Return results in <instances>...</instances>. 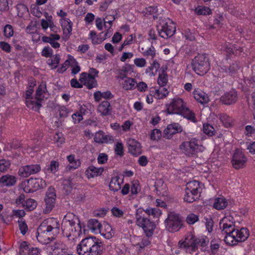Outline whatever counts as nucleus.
Instances as JSON below:
<instances>
[{
	"label": "nucleus",
	"mask_w": 255,
	"mask_h": 255,
	"mask_svg": "<svg viewBox=\"0 0 255 255\" xmlns=\"http://www.w3.org/2000/svg\"><path fill=\"white\" fill-rule=\"evenodd\" d=\"M61 224L58 219L49 218L44 220L37 230V239L39 242L46 244L45 251L48 255H65L68 248L61 241L56 240L49 243L60 232Z\"/></svg>",
	"instance_id": "nucleus-1"
},
{
	"label": "nucleus",
	"mask_w": 255,
	"mask_h": 255,
	"mask_svg": "<svg viewBox=\"0 0 255 255\" xmlns=\"http://www.w3.org/2000/svg\"><path fill=\"white\" fill-rule=\"evenodd\" d=\"M63 234L69 240L78 238L82 234V227L78 218L72 213H68L64 216L61 224Z\"/></svg>",
	"instance_id": "nucleus-2"
},
{
	"label": "nucleus",
	"mask_w": 255,
	"mask_h": 255,
	"mask_svg": "<svg viewBox=\"0 0 255 255\" xmlns=\"http://www.w3.org/2000/svg\"><path fill=\"white\" fill-rule=\"evenodd\" d=\"M165 107L168 114L181 115L193 123L197 122L195 114L187 107L186 103L182 98L174 97L166 104Z\"/></svg>",
	"instance_id": "nucleus-3"
},
{
	"label": "nucleus",
	"mask_w": 255,
	"mask_h": 255,
	"mask_svg": "<svg viewBox=\"0 0 255 255\" xmlns=\"http://www.w3.org/2000/svg\"><path fill=\"white\" fill-rule=\"evenodd\" d=\"M102 251V243L95 237L83 239L77 246L79 255H101Z\"/></svg>",
	"instance_id": "nucleus-4"
},
{
	"label": "nucleus",
	"mask_w": 255,
	"mask_h": 255,
	"mask_svg": "<svg viewBox=\"0 0 255 255\" xmlns=\"http://www.w3.org/2000/svg\"><path fill=\"white\" fill-rule=\"evenodd\" d=\"M135 224L141 228L147 237H151L156 228L155 223L146 218L144 214V210L139 208L135 214Z\"/></svg>",
	"instance_id": "nucleus-5"
},
{
	"label": "nucleus",
	"mask_w": 255,
	"mask_h": 255,
	"mask_svg": "<svg viewBox=\"0 0 255 255\" xmlns=\"http://www.w3.org/2000/svg\"><path fill=\"white\" fill-rule=\"evenodd\" d=\"M181 152L188 157H194L204 150L198 139L196 137L190 138L188 141L182 142L179 146Z\"/></svg>",
	"instance_id": "nucleus-6"
},
{
	"label": "nucleus",
	"mask_w": 255,
	"mask_h": 255,
	"mask_svg": "<svg viewBox=\"0 0 255 255\" xmlns=\"http://www.w3.org/2000/svg\"><path fill=\"white\" fill-rule=\"evenodd\" d=\"M191 65L194 72L199 75L207 73L210 68L209 59L206 54H199L192 59Z\"/></svg>",
	"instance_id": "nucleus-7"
},
{
	"label": "nucleus",
	"mask_w": 255,
	"mask_h": 255,
	"mask_svg": "<svg viewBox=\"0 0 255 255\" xmlns=\"http://www.w3.org/2000/svg\"><path fill=\"white\" fill-rule=\"evenodd\" d=\"M249 232L247 228L235 229L231 235L225 237L224 241L227 244L234 246L239 242L245 241L249 237Z\"/></svg>",
	"instance_id": "nucleus-8"
},
{
	"label": "nucleus",
	"mask_w": 255,
	"mask_h": 255,
	"mask_svg": "<svg viewBox=\"0 0 255 255\" xmlns=\"http://www.w3.org/2000/svg\"><path fill=\"white\" fill-rule=\"evenodd\" d=\"M159 35L164 39L172 36L175 33V25L171 20L168 19L157 27Z\"/></svg>",
	"instance_id": "nucleus-9"
},
{
	"label": "nucleus",
	"mask_w": 255,
	"mask_h": 255,
	"mask_svg": "<svg viewBox=\"0 0 255 255\" xmlns=\"http://www.w3.org/2000/svg\"><path fill=\"white\" fill-rule=\"evenodd\" d=\"M166 228L170 232L178 231L181 226V221L178 215L171 213L165 220Z\"/></svg>",
	"instance_id": "nucleus-10"
},
{
	"label": "nucleus",
	"mask_w": 255,
	"mask_h": 255,
	"mask_svg": "<svg viewBox=\"0 0 255 255\" xmlns=\"http://www.w3.org/2000/svg\"><path fill=\"white\" fill-rule=\"evenodd\" d=\"M247 161L246 156L241 150L236 149L235 151L232 160V163L234 168L236 169L244 168Z\"/></svg>",
	"instance_id": "nucleus-11"
},
{
	"label": "nucleus",
	"mask_w": 255,
	"mask_h": 255,
	"mask_svg": "<svg viewBox=\"0 0 255 255\" xmlns=\"http://www.w3.org/2000/svg\"><path fill=\"white\" fill-rule=\"evenodd\" d=\"M41 170L40 164H29L21 167L18 170V175L23 177H28L31 175L38 173Z\"/></svg>",
	"instance_id": "nucleus-12"
},
{
	"label": "nucleus",
	"mask_w": 255,
	"mask_h": 255,
	"mask_svg": "<svg viewBox=\"0 0 255 255\" xmlns=\"http://www.w3.org/2000/svg\"><path fill=\"white\" fill-rule=\"evenodd\" d=\"M220 226L222 231L226 234V236L231 235L235 230L233 218L232 216L224 217L220 222Z\"/></svg>",
	"instance_id": "nucleus-13"
},
{
	"label": "nucleus",
	"mask_w": 255,
	"mask_h": 255,
	"mask_svg": "<svg viewBox=\"0 0 255 255\" xmlns=\"http://www.w3.org/2000/svg\"><path fill=\"white\" fill-rule=\"evenodd\" d=\"M56 194L55 189L53 188L50 187L48 189L45 198L46 209L45 212L49 213L51 211L55 205Z\"/></svg>",
	"instance_id": "nucleus-14"
},
{
	"label": "nucleus",
	"mask_w": 255,
	"mask_h": 255,
	"mask_svg": "<svg viewBox=\"0 0 255 255\" xmlns=\"http://www.w3.org/2000/svg\"><path fill=\"white\" fill-rule=\"evenodd\" d=\"M182 131V127L178 123H173L167 126L164 130L163 136L167 139L172 138L173 135Z\"/></svg>",
	"instance_id": "nucleus-15"
},
{
	"label": "nucleus",
	"mask_w": 255,
	"mask_h": 255,
	"mask_svg": "<svg viewBox=\"0 0 255 255\" xmlns=\"http://www.w3.org/2000/svg\"><path fill=\"white\" fill-rule=\"evenodd\" d=\"M79 80L81 83L90 89L95 87L97 85V81L94 77H92V75L88 74L86 72L82 73L80 74Z\"/></svg>",
	"instance_id": "nucleus-16"
},
{
	"label": "nucleus",
	"mask_w": 255,
	"mask_h": 255,
	"mask_svg": "<svg viewBox=\"0 0 255 255\" xmlns=\"http://www.w3.org/2000/svg\"><path fill=\"white\" fill-rule=\"evenodd\" d=\"M23 185H27L28 186H30L34 191L45 188L47 185L45 181L42 178H30L26 181L23 182Z\"/></svg>",
	"instance_id": "nucleus-17"
},
{
	"label": "nucleus",
	"mask_w": 255,
	"mask_h": 255,
	"mask_svg": "<svg viewBox=\"0 0 255 255\" xmlns=\"http://www.w3.org/2000/svg\"><path fill=\"white\" fill-rule=\"evenodd\" d=\"M203 185L202 183L197 180H193L188 182L186 184V189L191 191L195 194L201 196V193L203 189Z\"/></svg>",
	"instance_id": "nucleus-18"
},
{
	"label": "nucleus",
	"mask_w": 255,
	"mask_h": 255,
	"mask_svg": "<svg viewBox=\"0 0 255 255\" xmlns=\"http://www.w3.org/2000/svg\"><path fill=\"white\" fill-rule=\"evenodd\" d=\"M128 151L134 156L139 155L141 153L140 143L134 139H129L128 141Z\"/></svg>",
	"instance_id": "nucleus-19"
},
{
	"label": "nucleus",
	"mask_w": 255,
	"mask_h": 255,
	"mask_svg": "<svg viewBox=\"0 0 255 255\" xmlns=\"http://www.w3.org/2000/svg\"><path fill=\"white\" fill-rule=\"evenodd\" d=\"M60 39V36L56 33L50 34L49 36H44L42 37V40L45 43H49L54 48H59L60 44L57 42Z\"/></svg>",
	"instance_id": "nucleus-20"
},
{
	"label": "nucleus",
	"mask_w": 255,
	"mask_h": 255,
	"mask_svg": "<svg viewBox=\"0 0 255 255\" xmlns=\"http://www.w3.org/2000/svg\"><path fill=\"white\" fill-rule=\"evenodd\" d=\"M197 245V239H195V237L192 235H189L186 238L184 241H180L178 243L179 248L182 249L189 247L195 248Z\"/></svg>",
	"instance_id": "nucleus-21"
},
{
	"label": "nucleus",
	"mask_w": 255,
	"mask_h": 255,
	"mask_svg": "<svg viewBox=\"0 0 255 255\" xmlns=\"http://www.w3.org/2000/svg\"><path fill=\"white\" fill-rule=\"evenodd\" d=\"M237 100V93L235 90L226 93L222 97L221 101L225 105L235 103Z\"/></svg>",
	"instance_id": "nucleus-22"
},
{
	"label": "nucleus",
	"mask_w": 255,
	"mask_h": 255,
	"mask_svg": "<svg viewBox=\"0 0 255 255\" xmlns=\"http://www.w3.org/2000/svg\"><path fill=\"white\" fill-rule=\"evenodd\" d=\"M59 22L62 28L64 35L69 37L71 34L73 23L69 19H60Z\"/></svg>",
	"instance_id": "nucleus-23"
},
{
	"label": "nucleus",
	"mask_w": 255,
	"mask_h": 255,
	"mask_svg": "<svg viewBox=\"0 0 255 255\" xmlns=\"http://www.w3.org/2000/svg\"><path fill=\"white\" fill-rule=\"evenodd\" d=\"M150 93L153 94L154 97L158 100L163 99L168 96L169 91L166 88L159 87L155 89H150Z\"/></svg>",
	"instance_id": "nucleus-24"
},
{
	"label": "nucleus",
	"mask_w": 255,
	"mask_h": 255,
	"mask_svg": "<svg viewBox=\"0 0 255 255\" xmlns=\"http://www.w3.org/2000/svg\"><path fill=\"white\" fill-rule=\"evenodd\" d=\"M193 95L195 100L202 104H206L209 101L208 95L200 89H195L193 92Z\"/></svg>",
	"instance_id": "nucleus-25"
},
{
	"label": "nucleus",
	"mask_w": 255,
	"mask_h": 255,
	"mask_svg": "<svg viewBox=\"0 0 255 255\" xmlns=\"http://www.w3.org/2000/svg\"><path fill=\"white\" fill-rule=\"evenodd\" d=\"M219 119L225 128H231L235 125V120L233 118L226 114L223 113L219 115Z\"/></svg>",
	"instance_id": "nucleus-26"
},
{
	"label": "nucleus",
	"mask_w": 255,
	"mask_h": 255,
	"mask_svg": "<svg viewBox=\"0 0 255 255\" xmlns=\"http://www.w3.org/2000/svg\"><path fill=\"white\" fill-rule=\"evenodd\" d=\"M104 171L103 167H96L94 166H90L86 171V174L88 178H93L101 175Z\"/></svg>",
	"instance_id": "nucleus-27"
},
{
	"label": "nucleus",
	"mask_w": 255,
	"mask_h": 255,
	"mask_svg": "<svg viewBox=\"0 0 255 255\" xmlns=\"http://www.w3.org/2000/svg\"><path fill=\"white\" fill-rule=\"evenodd\" d=\"M123 181V179H121L118 176L113 177L109 183L110 190L114 192L119 191L121 188V184Z\"/></svg>",
	"instance_id": "nucleus-28"
},
{
	"label": "nucleus",
	"mask_w": 255,
	"mask_h": 255,
	"mask_svg": "<svg viewBox=\"0 0 255 255\" xmlns=\"http://www.w3.org/2000/svg\"><path fill=\"white\" fill-rule=\"evenodd\" d=\"M228 205V200L223 196L217 197L214 199L213 206L218 210L226 208Z\"/></svg>",
	"instance_id": "nucleus-29"
},
{
	"label": "nucleus",
	"mask_w": 255,
	"mask_h": 255,
	"mask_svg": "<svg viewBox=\"0 0 255 255\" xmlns=\"http://www.w3.org/2000/svg\"><path fill=\"white\" fill-rule=\"evenodd\" d=\"M99 233L107 239H111L114 235V232L111 226L108 223H104L102 226L100 232Z\"/></svg>",
	"instance_id": "nucleus-30"
},
{
	"label": "nucleus",
	"mask_w": 255,
	"mask_h": 255,
	"mask_svg": "<svg viewBox=\"0 0 255 255\" xmlns=\"http://www.w3.org/2000/svg\"><path fill=\"white\" fill-rule=\"evenodd\" d=\"M41 100L38 99L36 97L34 98L30 99V100L25 101L26 106L34 111H38L41 107Z\"/></svg>",
	"instance_id": "nucleus-31"
},
{
	"label": "nucleus",
	"mask_w": 255,
	"mask_h": 255,
	"mask_svg": "<svg viewBox=\"0 0 255 255\" xmlns=\"http://www.w3.org/2000/svg\"><path fill=\"white\" fill-rule=\"evenodd\" d=\"M40 25L44 32H46L48 28H50L51 31L54 33H57L59 30L54 22L46 21L45 19H41Z\"/></svg>",
	"instance_id": "nucleus-32"
},
{
	"label": "nucleus",
	"mask_w": 255,
	"mask_h": 255,
	"mask_svg": "<svg viewBox=\"0 0 255 255\" xmlns=\"http://www.w3.org/2000/svg\"><path fill=\"white\" fill-rule=\"evenodd\" d=\"M70 63V66L72 67L71 73L75 75L79 73L81 70L80 66L76 59L72 56L69 55L68 59L66 60V64Z\"/></svg>",
	"instance_id": "nucleus-33"
},
{
	"label": "nucleus",
	"mask_w": 255,
	"mask_h": 255,
	"mask_svg": "<svg viewBox=\"0 0 255 255\" xmlns=\"http://www.w3.org/2000/svg\"><path fill=\"white\" fill-rule=\"evenodd\" d=\"M112 108L110 103L107 101L102 102L98 106V111L103 116H107L110 114Z\"/></svg>",
	"instance_id": "nucleus-34"
},
{
	"label": "nucleus",
	"mask_w": 255,
	"mask_h": 255,
	"mask_svg": "<svg viewBox=\"0 0 255 255\" xmlns=\"http://www.w3.org/2000/svg\"><path fill=\"white\" fill-rule=\"evenodd\" d=\"M102 225L96 219L90 220L88 223L89 229L93 233L98 234L100 232V229Z\"/></svg>",
	"instance_id": "nucleus-35"
},
{
	"label": "nucleus",
	"mask_w": 255,
	"mask_h": 255,
	"mask_svg": "<svg viewBox=\"0 0 255 255\" xmlns=\"http://www.w3.org/2000/svg\"><path fill=\"white\" fill-rule=\"evenodd\" d=\"M16 182V177L11 175H5L0 178V183L5 186H13L15 184Z\"/></svg>",
	"instance_id": "nucleus-36"
},
{
	"label": "nucleus",
	"mask_w": 255,
	"mask_h": 255,
	"mask_svg": "<svg viewBox=\"0 0 255 255\" xmlns=\"http://www.w3.org/2000/svg\"><path fill=\"white\" fill-rule=\"evenodd\" d=\"M136 84V81L135 79L132 78H126L123 83V88L125 90H133L135 89Z\"/></svg>",
	"instance_id": "nucleus-37"
},
{
	"label": "nucleus",
	"mask_w": 255,
	"mask_h": 255,
	"mask_svg": "<svg viewBox=\"0 0 255 255\" xmlns=\"http://www.w3.org/2000/svg\"><path fill=\"white\" fill-rule=\"evenodd\" d=\"M47 92V90L46 83L42 82L40 85H39L36 90L35 95L36 98L38 99H41V100L42 101Z\"/></svg>",
	"instance_id": "nucleus-38"
},
{
	"label": "nucleus",
	"mask_w": 255,
	"mask_h": 255,
	"mask_svg": "<svg viewBox=\"0 0 255 255\" xmlns=\"http://www.w3.org/2000/svg\"><path fill=\"white\" fill-rule=\"evenodd\" d=\"M200 196L195 193L185 189V194L184 196V201L188 203H192L200 198Z\"/></svg>",
	"instance_id": "nucleus-39"
},
{
	"label": "nucleus",
	"mask_w": 255,
	"mask_h": 255,
	"mask_svg": "<svg viewBox=\"0 0 255 255\" xmlns=\"http://www.w3.org/2000/svg\"><path fill=\"white\" fill-rule=\"evenodd\" d=\"M159 67V64L156 60H154L150 65L145 69V73L150 77L154 76L155 75V73L153 72V70H155V71H156Z\"/></svg>",
	"instance_id": "nucleus-40"
},
{
	"label": "nucleus",
	"mask_w": 255,
	"mask_h": 255,
	"mask_svg": "<svg viewBox=\"0 0 255 255\" xmlns=\"http://www.w3.org/2000/svg\"><path fill=\"white\" fill-rule=\"evenodd\" d=\"M67 159L69 164H71V168H73L74 169H77L81 165L80 160L78 159H76L75 156L74 154H71L67 156Z\"/></svg>",
	"instance_id": "nucleus-41"
},
{
	"label": "nucleus",
	"mask_w": 255,
	"mask_h": 255,
	"mask_svg": "<svg viewBox=\"0 0 255 255\" xmlns=\"http://www.w3.org/2000/svg\"><path fill=\"white\" fill-rule=\"evenodd\" d=\"M59 163L57 161H51L49 165L44 169L46 173H54L58 170Z\"/></svg>",
	"instance_id": "nucleus-42"
},
{
	"label": "nucleus",
	"mask_w": 255,
	"mask_h": 255,
	"mask_svg": "<svg viewBox=\"0 0 255 255\" xmlns=\"http://www.w3.org/2000/svg\"><path fill=\"white\" fill-rule=\"evenodd\" d=\"M195 12L198 15H209L211 14V9L207 6L198 5L195 9Z\"/></svg>",
	"instance_id": "nucleus-43"
},
{
	"label": "nucleus",
	"mask_w": 255,
	"mask_h": 255,
	"mask_svg": "<svg viewBox=\"0 0 255 255\" xmlns=\"http://www.w3.org/2000/svg\"><path fill=\"white\" fill-rule=\"evenodd\" d=\"M17 15L18 16L22 17L25 15L28 14V9L26 5L23 3H18L16 5Z\"/></svg>",
	"instance_id": "nucleus-44"
},
{
	"label": "nucleus",
	"mask_w": 255,
	"mask_h": 255,
	"mask_svg": "<svg viewBox=\"0 0 255 255\" xmlns=\"http://www.w3.org/2000/svg\"><path fill=\"white\" fill-rule=\"evenodd\" d=\"M144 212L153 218H159L162 214L161 211L157 208L148 207L144 211Z\"/></svg>",
	"instance_id": "nucleus-45"
},
{
	"label": "nucleus",
	"mask_w": 255,
	"mask_h": 255,
	"mask_svg": "<svg viewBox=\"0 0 255 255\" xmlns=\"http://www.w3.org/2000/svg\"><path fill=\"white\" fill-rule=\"evenodd\" d=\"M168 81V75L165 72L162 71L161 73H159L157 84L160 87H164L167 84Z\"/></svg>",
	"instance_id": "nucleus-46"
},
{
	"label": "nucleus",
	"mask_w": 255,
	"mask_h": 255,
	"mask_svg": "<svg viewBox=\"0 0 255 255\" xmlns=\"http://www.w3.org/2000/svg\"><path fill=\"white\" fill-rule=\"evenodd\" d=\"M214 74L215 76L222 78L229 74V72L225 66H218L215 71Z\"/></svg>",
	"instance_id": "nucleus-47"
},
{
	"label": "nucleus",
	"mask_w": 255,
	"mask_h": 255,
	"mask_svg": "<svg viewBox=\"0 0 255 255\" xmlns=\"http://www.w3.org/2000/svg\"><path fill=\"white\" fill-rule=\"evenodd\" d=\"M37 206L36 202L33 199L29 198L25 200L23 207L29 211L34 210Z\"/></svg>",
	"instance_id": "nucleus-48"
},
{
	"label": "nucleus",
	"mask_w": 255,
	"mask_h": 255,
	"mask_svg": "<svg viewBox=\"0 0 255 255\" xmlns=\"http://www.w3.org/2000/svg\"><path fill=\"white\" fill-rule=\"evenodd\" d=\"M89 38L94 44H99L103 41V39L100 36L97 35L94 31H91L89 33Z\"/></svg>",
	"instance_id": "nucleus-49"
},
{
	"label": "nucleus",
	"mask_w": 255,
	"mask_h": 255,
	"mask_svg": "<svg viewBox=\"0 0 255 255\" xmlns=\"http://www.w3.org/2000/svg\"><path fill=\"white\" fill-rule=\"evenodd\" d=\"M94 140L97 143H104L107 141V136L104 132L99 131L96 132L94 137Z\"/></svg>",
	"instance_id": "nucleus-50"
},
{
	"label": "nucleus",
	"mask_w": 255,
	"mask_h": 255,
	"mask_svg": "<svg viewBox=\"0 0 255 255\" xmlns=\"http://www.w3.org/2000/svg\"><path fill=\"white\" fill-rule=\"evenodd\" d=\"M11 163L8 160L2 159L0 160V174L6 171L10 166Z\"/></svg>",
	"instance_id": "nucleus-51"
},
{
	"label": "nucleus",
	"mask_w": 255,
	"mask_h": 255,
	"mask_svg": "<svg viewBox=\"0 0 255 255\" xmlns=\"http://www.w3.org/2000/svg\"><path fill=\"white\" fill-rule=\"evenodd\" d=\"M13 28L12 25L6 24L3 28V35L8 38L11 37L13 35Z\"/></svg>",
	"instance_id": "nucleus-52"
},
{
	"label": "nucleus",
	"mask_w": 255,
	"mask_h": 255,
	"mask_svg": "<svg viewBox=\"0 0 255 255\" xmlns=\"http://www.w3.org/2000/svg\"><path fill=\"white\" fill-rule=\"evenodd\" d=\"M203 130L204 132L209 136L213 135L215 132L214 128L208 124H204Z\"/></svg>",
	"instance_id": "nucleus-53"
},
{
	"label": "nucleus",
	"mask_w": 255,
	"mask_h": 255,
	"mask_svg": "<svg viewBox=\"0 0 255 255\" xmlns=\"http://www.w3.org/2000/svg\"><path fill=\"white\" fill-rule=\"evenodd\" d=\"M130 192L132 195H136L140 190V187L138 181H133L130 187Z\"/></svg>",
	"instance_id": "nucleus-54"
},
{
	"label": "nucleus",
	"mask_w": 255,
	"mask_h": 255,
	"mask_svg": "<svg viewBox=\"0 0 255 255\" xmlns=\"http://www.w3.org/2000/svg\"><path fill=\"white\" fill-rule=\"evenodd\" d=\"M60 59V55L56 54L53 56L50 59V62L49 63V65L52 68H56L58 67Z\"/></svg>",
	"instance_id": "nucleus-55"
},
{
	"label": "nucleus",
	"mask_w": 255,
	"mask_h": 255,
	"mask_svg": "<svg viewBox=\"0 0 255 255\" xmlns=\"http://www.w3.org/2000/svg\"><path fill=\"white\" fill-rule=\"evenodd\" d=\"M199 220V217L193 213L189 214L186 219V222L190 225L194 224Z\"/></svg>",
	"instance_id": "nucleus-56"
},
{
	"label": "nucleus",
	"mask_w": 255,
	"mask_h": 255,
	"mask_svg": "<svg viewBox=\"0 0 255 255\" xmlns=\"http://www.w3.org/2000/svg\"><path fill=\"white\" fill-rule=\"evenodd\" d=\"M18 226L21 233L24 235L28 230V227L23 219H20L18 221Z\"/></svg>",
	"instance_id": "nucleus-57"
},
{
	"label": "nucleus",
	"mask_w": 255,
	"mask_h": 255,
	"mask_svg": "<svg viewBox=\"0 0 255 255\" xmlns=\"http://www.w3.org/2000/svg\"><path fill=\"white\" fill-rule=\"evenodd\" d=\"M142 53L144 56L151 57L152 58H153L156 54L155 48L152 46L148 47Z\"/></svg>",
	"instance_id": "nucleus-58"
},
{
	"label": "nucleus",
	"mask_w": 255,
	"mask_h": 255,
	"mask_svg": "<svg viewBox=\"0 0 255 255\" xmlns=\"http://www.w3.org/2000/svg\"><path fill=\"white\" fill-rule=\"evenodd\" d=\"M35 85V83H31V85L29 86V87L26 91L24 95L25 101L33 98V97H32V95L33 92V88Z\"/></svg>",
	"instance_id": "nucleus-59"
},
{
	"label": "nucleus",
	"mask_w": 255,
	"mask_h": 255,
	"mask_svg": "<svg viewBox=\"0 0 255 255\" xmlns=\"http://www.w3.org/2000/svg\"><path fill=\"white\" fill-rule=\"evenodd\" d=\"M244 133L248 136H254L255 134V128L251 125L246 126Z\"/></svg>",
	"instance_id": "nucleus-60"
},
{
	"label": "nucleus",
	"mask_w": 255,
	"mask_h": 255,
	"mask_svg": "<svg viewBox=\"0 0 255 255\" xmlns=\"http://www.w3.org/2000/svg\"><path fill=\"white\" fill-rule=\"evenodd\" d=\"M133 63L135 65L139 68H142L146 66V61L143 58H136L134 59Z\"/></svg>",
	"instance_id": "nucleus-61"
},
{
	"label": "nucleus",
	"mask_w": 255,
	"mask_h": 255,
	"mask_svg": "<svg viewBox=\"0 0 255 255\" xmlns=\"http://www.w3.org/2000/svg\"><path fill=\"white\" fill-rule=\"evenodd\" d=\"M150 243V241L147 238H143L140 243H138L136 244L135 246L139 250L143 249L146 246H148Z\"/></svg>",
	"instance_id": "nucleus-62"
},
{
	"label": "nucleus",
	"mask_w": 255,
	"mask_h": 255,
	"mask_svg": "<svg viewBox=\"0 0 255 255\" xmlns=\"http://www.w3.org/2000/svg\"><path fill=\"white\" fill-rule=\"evenodd\" d=\"M63 189L67 194L69 193L72 190L71 182L69 180H65L63 182Z\"/></svg>",
	"instance_id": "nucleus-63"
},
{
	"label": "nucleus",
	"mask_w": 255,
	"mask_h": 255,
	"mask_svg": "<svg viewBox=\"0 0 255 255\" xmlns=\"http://www.w3.org/2000/svg\"><path fill=\"white\" fill-rule=\"evenodd\" d=\"M53 54V50L49 46H45L41 52V55L45 57H50Z\"/></svg>",
	"instance_id": "nucleus-64"
}]
</instances>
